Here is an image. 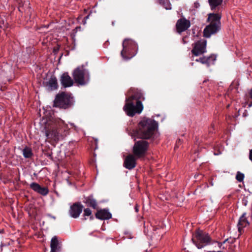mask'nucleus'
<instances>
[{
    "instance_id": "obj_20",
    "label": "nucleus",
    "mask_w": 252,
    "mask_h": 252,
    "mask_svg": "<svg viewBox=\"0 0 252 252\" xmlns=\"http://www.w3.org/2000/svg\"><path fill=\"white\" fill-rule=\"evenodd\" d=\"M50 247V252H59L61 251V247L56 236H54L51 239Z\"/></svg>"
},
{
    "instance_id": "obj_25",
    "label": "nucleus",
    "mask_w": 252,
    "mask_h": 252,
    "mask_svg": "<svg viewBox=\"0 0 252 252\" xmlns=\"http://www.w3.org/2000/svg\"><path fill=\"white\" fill-rule=\"evenodd\" d=\"M83 216L84 217L83 219V220H86V218H85L86 216L90 217V220H92L94 219V217L93 215H92V211L88 208H86L84 210Z\"/></svg>"
},
{
    "instance_id": "obj_3",
    "label": "nucleus",
    "mask_w": 252,
    "mask_h": 252,
    "mask_svg": "<svg viewBox=\"0 0 252 252\" xmlns=\"http://www.w3.org/2000/svg\"><path fill=\"white\" fill-rule=\"evenodd\" d=\"M45 135L48 139L58 141L67 134L68 127L60 119H55L48 123L45 127Z\"/></svg>"
},
{
    "instance_id": "obj_38",
    "label": "nucleus",
    "mask_w": 252,
    "mask_h": 252,
    "mask_svg": "<svg viewBox=\"0 0 252 252\" xmlns=\"http://www.w3.org/2000/svg\"><path fill=\"white\" fill-rule=\"evenodd\" d=\"M157 229H158V228H157V227H156V228H154L153 229V230H154V231H156Z\"/></svg>"
},
{
    "instance_id": "obj_19",
    "label": "nucleus",
    "mask_w": 252,
    "mask_h": 252,
    "mask_svg": "<svg viewBox=\"0 0 252 252\" xmlns=\"http://www.w3.org/2000/svg\"><path fill=\"white\" fill-rule=\"evenodd\" d=\"M246 213L242 214L239 219L237 226L238 231L240 234L243 232V228L249 224V222L246 217Z\"/></svg>"
},
{
    "instance_id": "obj_11",
    "label": "nucleus",
    "mask_w": 252,
    "mask_h": 252,
    "mask_svg": "<svg viewBox=\"0 0 252 252\" xmlns=\"http://www.w3.org/2000/svg\"><path fill=\"white\" fill-rule=\"evenodd\" d=\"M190 26V21L185 18L178 20L176 24L177 31L179 33L187 30Z\"/></svg>"
},
{
    "instance_id": "obj_37",
    "label": "nucleus",
    "mask_w": 252,
    "mask_h": 252,
    "mask_svg": "<svg viewBox=\"0 0 252 252\" xmlns=\"http://www.w3.org/2000/svg\"><path fill=\"white\" fill-rule=\"evenodd\" d=\"M249 106V107H251L252 106V102H251Z\"/></svg>"
},
{
    "instance_id": "obj_16",
    "label": "nucleus",
    "mask_w": 252,
    "mask_h": 252,
    "mask_svg": "<svg viewBox=\"0 0 252 252\" xmlns=\"http://www.w3.org/2000/svg\"><path fill=\"white\" fill-rule=\"evenodd\" d=\"M95 216L96 219L101 220H109L112 218V214L106 209L97 210Z\"/></svg>"
},
{
    "instance_id": "obj_18",
    "label": "nucleus",
    "mask_w": 252,
    "mask_h": 252,
    "mask_svg": "<svg viewBox=\"0 0 252 252\" xmlns=\"http://www.w3.org/2000/svg\"><path fill=\"white\" fill-rule=\"evenodd\" d=\"M45 87L49 91H52L58 89L59 86L56 77L54 75H52L49 81L46 82Z\"/></svg>"
},
{
    "instance_id": "obj_9",
    "label": "nucleus",
    "mask_w": 252,
    "mask_h": 252,
    "mask_svg": "<svg viewBox=\"0 0 252 252\" xmlns=\"http://www.w3.org/2000/svg\"><path fill=\"white\" fill-rule=\"evenodd\" d=\"M149 147V143L147 140H140L135 141L132 148V154L139 159L144 158Z\"/></svg>"
},
{
    "instance_id": "obj_2",
    "label": "nucleus",
    "mask_w": 252,
    "mask_h": 252,
    "mask_svg": "<svg viewBox=\"0 0 252 252\" xmlns=\"http://www.w3.org/2000/svg\"><path fill=\"white\" fill-rule=\"evenodd\" d=\"M128 96L126 98V103L123 107L126 115L133 117L136 113L140 114L143 109L142 100L145 98L141 91L131 88L127 92Z\"/></svg>"
},
{
    "instance_id": "obj_4",
    "label": "nucleus",
    "mask_w": 252,
    "mask_h": 252,
    "mask_svg": "<svg viewBox=\"0 0 252 252\" xmlns=\"http://www.w3.org/2000/svg\"><path fill=\"white\" fill-rule=\"evenodd\" d=\"M221 16L219 13H210L208 14L207 22L210 24L207 26L203 31V36L206 38H209L212 34L216 33L220 27Z\"/></svg>"
},
{
    "instance_id": "obj_10",
    "label": "nucleus",
    "mask_w": 252,
    "mask_h": 252,
    "mask_svg": "<svg viewBox=\"0 0 252 252\" xmlns=\"http://www.w3.org/2000/svg\"><path fill=\"white\" fill-rule=\"evenodd\" d=\"M206 44L207 41L205 39L200 40L196 42L194 44V46L191 50L192 54L197 56L205 53L206 52Z\"/></svg>"
},
{
    "instance_id": "obj_32",
    "label": "nucleus",
    "mask_w": 252,
    "mask_h": 252,
    "mask_svg": "<svg viewBox=\"0 0 252 252\" xmlns=\"http://www.w3.org/2000/svg\"><path fill=\"white\" fill-rule=\"evenodd\" d=\"M134 209H135V212H138V207L137 205H136L135 206Z\"/></svg>"
},
{
    "instance_id": "obj_30",
    "label": "nucleus",
    "mask_w": 252,
    "mask_h": 252,
    "mask_svg": "<svg viewBox=\"0 0 252 252\" xmlns=\"http://www.w3.org/2000/svg\"><path fill=\"white\" fill-rule=\"evenodd\" d=\"M249 158L252 161V149L250 151Z\"/></svg>"
},
{
    "instance_id": "obj_21",
    "label": "nucleus",
    "mask_w": 252,
    "mask_h": 252,
    "mask_svg": "<svg viewBox=\"0 0 252 252\" xmlns=\"http://www.w3.org/2000/svg\"><path fill=\"white\" fill-rule=\"evenodd\" d=\"M84 202L86 203L88 207H92L96 210L98 209L96 200L94 198L92 195L85 197Z\"/></svg>"
},
{
    "instance_id": "obj_7",
    "label": "nucleus",
    "mask_w": 252,
    "mask_h": 252,
    "mask_svg": "<svg viewBox=\"0 0 252 252\" xmlns=\"http://www.w3.org/2000/svg\"><path fill=\"white\" fill-rule=\"evenodd\" d=\"M191 240L198 249L211 245L212 241L208 233L200 229L196 230L193 234Z\"/></svg>"
},
{
    "instance_id": "obj_35",
    "label": "nucleus",
    "mask_w": 252,
    "mask_h": 252,
    "mask_svg": "<svg viewBox=\"0 0 252 252\" xmlns=\"http://www.w3.org/2000/svg\"><path fill=\"white\" fill-rule=\"evenodd\" d=\"M89 16H90L89 15H87V16H86V17H85V19H88V18H89Z\"/></svg>"
},
{
    "instance_id": "obj_29",
    "label": "nucleus",
    "mask_w": 252,
    "mask_h": 252,
    "mask_svg": "<svg viewBox=\"0 0 252 252\" xmlns=\"http://www.w3.org/2000/svg\"><path fill=\"white\" fill-rule=\"evenodd\" d=\"M181 142H181V140L180 139H178L176 141V144H175V149L178 148L179 146V145L181 144Z\"/></svg>"
},
{
    "instance_id": "obj_22",
    "label": "nucleus",
    "mask_w": 252,
    "mask_h": 252,
    "mask_svg": "<svg viewBox=\"0 0 252 252\" xmlns=\"http://www.w3.org/2000/svg\"><path fill=\"white\" fill-rule=\"evenodd\" d=\"M222 1V0H208L212 10L215 9L217 6L221 5Z\"/></svg>"
},
{
    "instance_id": "obj_28",
    "label": "nucleus",
    "mask_w": 252,
    "mask_h": 252,
    "mask_svg": "<svg viewBox=\"0 0 252 252\" xmlns=\"http://www.w3.org/2000/svg\"><path fill=\"white\" fill-rule=\"evenodd\" d=\"M236 238H231V237H230L229 238H227L226 239V240H225L223 242V244H224L225 243V242H227L228 243H230V244H233L235 241H236Z\"/></svg>"
},
{
    "instance_id": "obj_36",
    "label": "nucleus",
    "mask_w": 252,
    "mask_h": 252,
    "mask_svg": "<svg viewBox=\"0 0 252 252\" xmlns=\"http://www.w3.org/2000/svg\"><path fill=\"white\" fill-rule=\"evenodd\" d=\"M209 252H222L221 251H218V252H215V251H208Z\"/></svg>"
},
{
    "instance_id": "obj_5",
    "label": "nucleus",
    "mask_w": 252,
    "mask_h": 252,
    "mask_svg": "<svg viewBox=\"0 0 252 252\" xmlns=\"http://www.w3.org/2000/svg\"><path fill=\"white\" fill-rule=\"evenodd\" d=\"M123 50L121 56L124 60H128L136 55L138 50L136 43L131 39L126 38L122 44Z\"/></svg>"
},
{
    "instance_id": "obj_27",
    "label": "nucleus",
    "mask_w": 252,
    "mask_h": 252,
    "mask_svg": "<svg viewBox=\"0 0 252 252\" xmlns=\"http://www.w3.org/2000/svg\"><path fill=\"white\" fill-rule=\"evenodd\" d=\"M244 178V174L241 173L240 172H238L237 173L236 176V180L239 181V182H241L243 181Z\"/></svg>"
},
{
    "instance_id": "obj_6",
    "label": "nucleus",
    "mask_w": 252,
    "mask_h": 252,
    "mask_svg": "<svg viewBox=\"0 0 252 252\" xmlns=\"http://www.w3.org/2000/svg\"><path fill=\"white\" fill-rule=\"evenodd\" d=\"M73 103V97L71 94L62 92L56 95L53 106L54 107L66 109L71 107Z\"/></svg>"
},
{
    "instance_id": "obj_23",
    "label": "nucleus",
    "mask_w": 252,
    "mask_h": 252,
    "mask_svg": "<svg viewBox=\"0 0 252 252\" xmlns=\"http://www.w3.org/2000/svg\"><path fill=\"white\" fill-rule=\"evenodd\" d=\"M19 4V10L22 11L24 10V6H28L29 4V1L28 0H16Z\"/></svg>"
},
{
    "instance_id": "obj_1",
    "label": "nucleus",
    "mask_w": 252,
    "mask_h": 252,
    "mask_svg": "<svg viewBox=\"0 0 252 252\" xmlns=\"http://www.w3.org/2000/svg\"><path fill=\"white\" fill-rule=\"evenodd\" d=\"M158 128V123L155 120L144 118L139 122L135 129L127 128L126 131L132 138L153 140L156 136Z\"/></svg>"
},
{
    "instance_id": "obj_34",
    "label": "nucleus",
    "mask_w": 252,
    "mask_h": 252,
    "mask_svg": "<svg viewBox=\"0 0 252 252\" xmlns=\"http://www.w3.org/2000/svg\"><path fill=\"white\" fill-rule=\"evenodd\" d=\"M48 216H49L50 217L53 218V219L55 220L56 219V217L55 216H52L51 215H48Z\"/></svg>"
},
{
    "instance_id": "obj_8",
    "label": "nucleus",
    "mask_w": 252,
    "mask_h": 252,
    "mask_svg": "<svg viewBox=\"0 0 252 252\" xmlns=\"http://www.w3.org/2000/svg\"><path fill=\"white\" fill-rule=\"evenodd\" d=\"M74 80L79 85L84 86L88 83L90 80L89 72L83 65L75 68L72 74Z\"/></svg>"
},
{
    "instance_id": "obj_14",
    "label": "nucleus",
    "mask_w": 252,
    "mask_h": 252,
    "mask_svg": "<svg viewBox=\"0 0 252 252\" xmlns=\"http://www.w3.org/2000/svg\"><path fill=\"white\" fill-rule=\"evenodd\" d=\"M30 187L35 192L43 196L47 195L49 191L47 187H41L39 184L35 182L31 183Z\"/></svg>"
},
{
    "instance_id": "obj_24",
    "label": "nucleus",
    "mask_w": 252,
    "mask_h": 252,
    "mask_svg": "<svg viewBox=\"0 0 252 252\" xmlns=\"http://www.w3.org/2000/svg\"><path fill=\"white\" fill-rule=\"evenodd\" d=\"M23 156L27 158H31L33 156V153L32 152V149L28 147H26L23 150Z\"/></svg>"
},
{
    "instance_id": "obj_13",
    "label": "nucleus",
    "mask_w": 252,
    "mask_h": 252,
    "mask_svg": "<svg viewBox=\"0 0 252 252\" xmlns=\"http://www.w3.org/2000/svg\"><path fill=\"white\" fill-rule=\"evenodd\" d=\"M83 206L80 202L73 204L70 207L69 214L73 218H78L82 211Z\"/></svg>"
},
{
    "instance_id": "obj_17",
    "label": "nucleus",
    "mask_w": 252,
    "mask_h": 252,
    "mask_svg": "<svg viewBox=\"0 0 252 252\" xmlns=\"http://www.w3.org/2000/svg\"><path fill=\"white\" fill-rule=\"evenodd\" d=\"M216 57L214 55H211L209 57L203 56L199 59L195 60L196 62H200L202 64H205L207 67H209L211 64H214L216 61Z\"/></svg>"
},
{
    "instance_id": "obj_12",
    "label": "nucleus",
    "mask_w": 252,
    "mask_h": 252,
    "mask_svg": "<svg viewBox=\"0 0 252 252\" xmlns=\"http://www.w3.org/2000/svg\"><path fill=\"white\" fill-rule=\"evenodd\" d=\"M138 159L133 154L127 156L124 162V166L129 170L133 169L136 165V160Z\"/></svg>"
},
{
    "instance_id": "obj_15",
    "label": "nucleus",
    "mask_w": 252,
    "mask_h": 252,
    "mask_svg": "<svg viewBox=\"0 0 252 252\" xmlns=\"http://www.w3.org/2000/svg\"><path fill=\"white\" fill-rule=\"evenodd\" d=\"M60 81L62 85L64 88L69 87L73 85V80L67 72H64L61 75Z\"/></svg>"
},
{
    "instance_id": "obj_33",
    "label": "nucleus",
    "mask_w": 252,
    "mask_h": 252,
    "mask_svg": "<svg viewBox=\"0 0 252 252\" xmlns=\"http://www.w3.org/2000/svg\"><path fill=\"white\" fill-rule=\"evenodd\" d=\"M218 246L220 248L222 246V243H219V242H218Z\"/></svg>"
},
{
    "instance_id": "obj_26",
    "label": "nucleus",
    "mask_w": 252,
    "mask_h": 252,
    "mask_svg": "<svg viewBox=\"0 0 252 252\" xmlns=\"http://www.w3.org/2000/svg\"><path fill=\"white\" fill-rule=\"evenodd\" d=\"M160 3L166 9H171V4L169 0H160Z\"/></svg>"
},
{
    "instance_id": "obj_31",
    "label": "nucleus",
    "mask_w": 252,
    "mask_h": 252,
    "mask_svg": "<svg viewBox=\"0 0 252 252\" xmlns=\"http://www.w3.org/2000/svg\"><path fill=\"white\" fill-rule=\"evenodd\" d=\"M249 94H250V96L251 98L252 99V89L251 90Z\"/></svg>"
}]
</instances>
